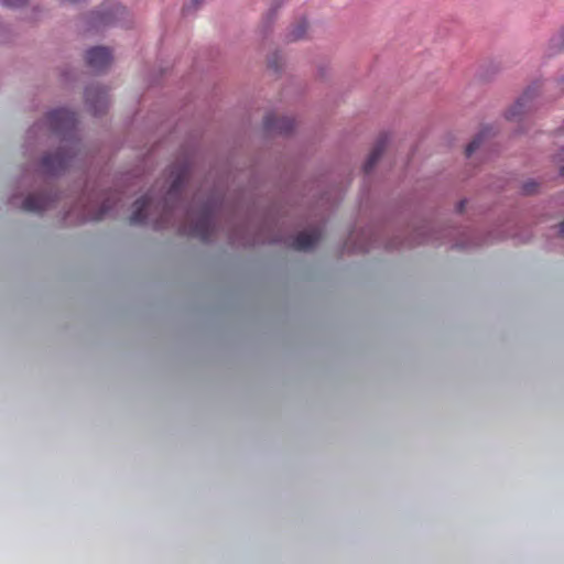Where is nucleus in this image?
Segmentation results:
<instances>
[{"label":"nucleus","instance_id":"obj_3","mask_svg":"<svg viewBox=\"0 0 564 564\" xmlns=\"http://www.w3.org/2000/svg\"><path fill=\"white\" fill-rule=\"evenodd\" d=\"M46 119L51 130L58 134L73 132L77 123L76 113L65 108L48 112Z\"/></svg>","mask_w":564,"mask_h":564},{"label":"nucleus","instance_id":"obj_9","mask_svg":"<svg viewBox=\"0 0 564 564\" xmlns=\"http://www.w3.org/2000/svg\"><path fill=\"white\" fill-rule=\"evenodd\" d=\"M152 196L147 194L143 197L135 200L133 205V213L130 217L131 225L144 224L148 218V212L152 207Z\"/></svg>","mask_w":564,"mask_h":564},{"label":"nucleus","instance_id":"obj_19","mask_svg":"<svg viewBox=\"0 0 564 564\" xmlns=\"http://www.w3.org/2000/svg\"><path fill=\"white\" fill-rule=\"evenodd\" d=\"M276 58L278 56L275 55L272 59L269 61V67L273 68L274 70H278L279 68Z\"/></svg>","mask_w":564,"mask_h":564},{"label":"nucleus","instance_id":"obj_22","mask_svg":"<svg viewBox=\"0 0 564 564\" xmlns=\"http://www.w3.org/2000/svg\"><path fill=\"white\" fill-rule=\"evenodd\" d=\"M464 205H465V202H460L459 205H458V212H463L464 209Z\"/></svg>","mask_w":564,"mask_h":564},{"label":"nucleus","instance_id":"obj_2","mask_svg":"<svg viewBox=\"0 0 564 564\" xmlns=\"http://www.w3.org/2000/svg\"><path fill=\"white\" fill-rule=\"evenodd\" d=\"M191 219L189 224H183L178 227L182 235L191 236L207 241L214 232V206L210 203L205 204L197 214L187 213Z\"/></svg>","mask_w":564,"mask_h":564},{"label":"nucleus","instance_id":"obj_18","mask_svg":"<svg viewBox=\"0 0 564 564\" xmlns=\"http://www.w3.org/2000/svg\"><path fill=\"white\" fill-rule=\"evenodd\" d=\"M538 184L534 181L525 182L522 186V191L525 195L535 193Z\"/></svg>","mask_w":564,"mask_h":564},{"label":"nucleus","instance_id":"obj_21","mask_svg":"<svg viewBox=\"0 0 564 564\" xmlns=\"http://www.w3.org/2000/svg\"><path fill=\"white\" fill-rule=\"evenodd\" d=\"M204 0H192L195 7L199 6Z\"/></svg>","mask_w":564,"mask_h":564},{"label":"nucleus","instance_id":"obj_4","mask_svg":"<svg viewBox=\"0 0 564 564\" xmlns=\"http://www.w3.org/2000/svg\"><path fill=\"white\" fill-rule=\"evenodd\" d=\"M111 52L104 46L93 47L86 53V63L95 72L105 70L111 64Z\"/></svg>","mask_w":564,"mask_h":564},{"label":"nucleus","instance_id":"obj_11","mask_svg":"<svg viewBox=\"0 0 564 564\" xmlns=\"http://www.w3.org/2000/svg\"><path fill=\"white\" fill-rule=\"evenodd\" d=\"M51 207L52 198L44 194L29 195L22 204V208L26 212H42Z\"/></svg>","mask_w":564,"mask_h":564},{"label":"nucleus","instance_id":"obj_10","mask_svg":"<svg viewBox=\"0 0 564 564\" xmlns=\"http://www.w3.org/2000/svg\"><path fill=\"white\" fill-rule=\"evenodd\" d=\"M321 231L312 229L300 232L292 241V248L299 251L311 250L321 239Z\"/></svg>","mask_w":564,"mask_h":564},{"label":"nucleus","instance_id":"obj_14","mask_svg":"<svg viewBox=\"0 0 564 564\" xmlns=\"http://www.w3.org/2000/svg\"><path fill=\"white\" fill-rule=\"evenodd\" d=\"M307 29H308V24H307L306 20L302 19V20L297 21L289 30V32L286 34V40L289 42H295V41L304 39L306 35Z\"/></svg>","mask_w":564,"mask_h":564},{"label":"nucleus","instance_id":"obj_8","mask_svg":"<svg viewBox=\"0 0 564 564\" xmlns=\"http://www.w3.org/2000/svg\"><path fill=\"white\" fill-rule=\"evenodd\" d=\"M85 97L95 116L102 113L108 107V95L104 88L89 87L86 89Z\"/></svg>","mask_w":564,"mask_h":564},{"label":"nucleus","instance_id":"obj_12","mask_svg":"<svg viewBox=\"0 0 564 564\" xmlns=\"http://www.w3.org/2000/svg\"><path fill=\"white\" fill-rule=\"evenodd\" d=\"M388 139H389L388 134H386V133L381 134L378 138L372 151L370 152V154L364 165L365 173H367V174L370 173L371 170L375 167V165L377 164V162L379 161V159L381 158V155L386 149Z\"/></svg>","mask_w":564,"mask_h":564},{"label":"nucleus","instance_id":"obj_1","mask_svg":"<svg viewBox=\"0 0 564 564\" xmlns=\"http://www.w3.org/2000/svg\"><path fill=\"white\" fill-rule=\"evenodd\" d=\"M191 166L188 163H182L172 166L170 172V176L172 177V184L170 186V189L167 191L166 202L164 203L163 212L160 218L155 219L154 221L155 229H162L170 226L174 210L172 207L169 206L167 202L178 198L183 184L188 178Z\"/></svg>","mask_w":564,"mask_h":564},{"label":"nucleus","instance_id":"obj_23","mask_svg":"<svg viewBox=\"0 0 564 564\" xmlns=\"http://www.w3.org/2000/svg\"><path fill=\"white\" fill-rule=\"evenodd\" d=\"M561 174L564 175V167L561 169Z\"/></svg>","mask_w":564,"mask_h":564},{"label":"nucleus","instance_id":"obj_20","mask_svg":"<svg viewBox=\"0 0 564 564\" xmlns=\"http://www.w3.org/2000/svg\"><path fill=\"white\" fill-rule=\"evenodd\" d=\"M558 234H560V236L564 237V221H562L558 225Z\"/></svg>","mask_w":564,"mask_h":564},{"label":"nucleus","instance_id":"obj_13","mask_svg":"<svg viewBox=\"0 0 564 564\" xmlns=\"http://www.w3.org/2000/svg\"><path fill=\"white\" fill-rule=\"evenodd\" d=\"M112 207H113V205L110 204L109 198H107L98 209H96L95 206H93V205L85 206V209H84L83 216H82V220L83 221L101 220L108 215V213L110 212V209Z\"/></svg>","mask_w":564,"mask_h":564},{"label":"nucleus","instance_id":"obj_7","mask_svg":"<svg viewBox=\"0 0 564 564\" xmlns=\"http://www.w3.org/2000/svg\"><path fill=\"white\" fill-rule=\"evenodd\" d=\"M295 122L290 117H278L273 113L265 116L263 121L264 130L269 133L285 134L294 129Z\"/></svg>","mask_w":564,"mask_h":564},{"label":"nucleus","instance_id":"obj_5","mask_svg":"<svg viewBox=\"0 0 564 564\" xmlns=\"http://www.w3.org/2000/svg\"><path fill=\"white\" fill-rule=\"evenodd\" d=\"M536 96V88L529 87L516 104L507 111L506 118L510 121L520 120L532 108V101Z\"/></svg>","mask_w":564,"mask_h":564},{"label":"nucleus","instance_id":"obj_17","mask_svg":"<svg viewBox=\"0 0 564 564\" xmlns=\"http://www.w3.org/2000/svg\"><path fill=\"white\" fill-rule=\"evenodd\" d=\"M29 0H0V4L8 8H20L28 3Z\"/></svg>","mask_w":564,"mask_h":564},{"label":"nucleus","instance_id":"obj_6","mask_svg":"<svg viewBox=\"0 0 564 564\" xmlns=\"http://www.w3.org/2000/svg\"><path fill=\"white\" fill-rule=\"evenodd\" d=\"M70 162V155L64 151H57L43 156L42 167L48 174H57L65 170Z\"/></svg>","mask_w":564,"mask_h":564},{"label":"nucleus","instance_id":"obj_15","mask_svg":"<svg viewBox=\"0 0 564 564\" xmlns=\"http://www.w3.org/2000/svg\"><path fill=\"white\" fill-rule=\"evenodd\" d=\"M491 129L485 128L477 137L474 138L471 142L466 147V155L470 156L477 149L480 148L481 143L484 142L485 138L489 134Z\"/></svg>","mask_w":564,"mask_h":564},{"label":"nucleus","instance_id":"obj_16","mask_svg":"<svg viewBox=\"0 0 564 564\" xmlns=\"http://www.w3.org/2000/svg\"><path fill=\"white\" fill-rule=\"evenodd\" d=\"M94 17H93V20H94V25L95 26H99V25H108L111 23V14L109 13H93Z\"/></svg>","mask_w":564,"mask_h":564}]
</instances>
